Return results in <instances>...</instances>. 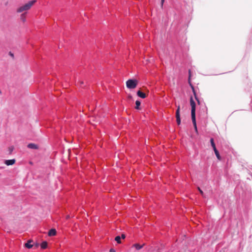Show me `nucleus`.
Listing matches in <instances>:
<instances>
[{"label":"nucleus","mask_w":252,"mask_h":252,"mask_svg":"<svg viewBox=\"0 0 252 252\" xmlns=\"http://www.w3.org/2000/svg\"><path fill=\"white\" fill-rule=\"evenodd\" d=\"M36 2V0H32L29 1L28 3H26L25 5L20 6L17 10V12L18 13L22 12L24 11L28 10L31 8L32 5Z\"/></svg>","instance_id":"obj_1"},{"label":"nucleus","mask_w":252,"mask_h":252,"mask_svg":"<svg viewBox=\"0 0 252 252\" xmlns=\"http://www.w3.org/2000/svg\"><path fill=\"white\" fill-rule=\"evenodd\" d=\"M137 85V81L136 79H128L126 82V87L130 89H134Z\"/></svg>","instance_id":"obj_2"},{"label":"nucleus","mask_w":252,"mask_h":252,"mask_svg":"<svg viewBox=\"0 0 252 252\" xmlns=\"http://www.w3.org/2000/svg\"><path fill=\"white\" fill-rule=\"evenodd\" d=\"M190 104L191 106V117H195L196 104L192 97L190 98Z\"/></svg>","instance_id":"obj_3"},{"label":"nucleus","mask_w":252,"mask_h":252,"mask_svg":"<svg viewBox=\"0 0 252 252\" xmlns=\"http://www.w3.org/2000/svg\"><path fill=\"white\" fill-rule=\"evenodd\" d=\"M189 80H188L189 83V85L192 89V92L193 93V94L195 97V99L196 100V101L198 102V103H199V100L197 96H196V94L195 93L194 88L190 82V70H189Z\"/></svg>","instance_id":"obj_4"},{"label":"nucleus","mask_w":252,"mask_h":252,"mask_svg":"<svg viewBox=\"0 0 252 252\" xmlns=\"http://www.w3.org/2000/svg\"><path fill=\"white\" fill-rule=\"evenodd\" d=\"M180 106L179 105L178 106H177V109L176 112V122H177V123L178 126H179L181 124V118H180Z\"/></svg>","instance_id":"obj_5"},{"label":"nucleus","mask_w":252,"mask_h":252,"mask_svg":"<svg viewBox=\"0 0 252 252\" xmlns=\"http://www.w3.org/2000/svg\"><path fill=\"white\" fill-rule=\"evenodd\" d=\"M191 120H192V124H193V127H194V130L195 131V132L196 134H198V129H197V125H196V117H191Z\"/></svg>","instance_id":"obj_6"},{"label":"nucleus","mask_w":252,"mask_h":252,"mask_svg":"<svg viewBox=\"0 0 252 252\" xmlns=\"http://www.w3.org/2000/svg\"><path fill=\"white\" fill-rule=\"evenodd\" d=\"M15 162V159H7L5 160L4 163L7 165V166L9 165H12L14 164Z\"/></svg>","instance_id":"obj_7"},{"label":"nucleus","mask_w":252,"mask_h":252,"mask_svg":"<svg viewBox=\"0 0 252 252\" xmlns=\"http://www.w3.org/2000/svg\"><path fill=\"white\" fill-rule=\"evenodd\" d=\"M137 95L138 96L142 98H145L146 97V94L140 90L137 92Z\"/></svg>","instance_id":"obj_8"},{"label":"nucleus","mask_w":252,"mask_h":252,"mask_svg":"<svg viewBox=\"0 0 252 252\" xmlns=\"http://www.w3.org/2000/svg\"><path fill=\"white\" fill-rule=\"evenodd\" d=\"M27 147L31 149H37L38 148V145L34 143H29L27 145Z\"/></svg>","instance_id":"obj_9"},{"label":"nucleus","mask_w":252,"mask_h":252,"mask_svg":"<svg viewBox=\"0 0 252 252\" xmlns=\"http://www.w3.org/2000/svg\"><path fill=\"white\" fill-rule=\"evenodd\" d=\"M57 233L56 230L55 228H51L48 231V234L49 236H53L56 235Z\"/></svg>","instance_id":"obj_10"},{"label":"nucleus","mask_w":252,"mask_h":252,"mask_svg":"<svg viewBox=\"0 0 252 252\" xmlns=\"http://www.w3.org/2000/svg\"><path fill=\"white\" fill-rule=\"evenodd\" d=\"M144 246V244L140 245L139 244L136 243V244H133V247H134L136 249V250H139L141 249Z\"/></svg>","instance_id":"obj_11"},{"label":"nucleus","mask_w":252,"mask_h":252,"mask_svg":"<svg viewBox=\"0 0 252 252\" xmlns=\"http://www.w3.org/2000/svg\"><path fill=\"white\" fill-rule=\"evenodd\" d=\"M214 152H215V154L216 156V157L217 158L219 159V160H221V157L220 155V153H219V152L218 151V150L217 149V148H215L213 149Z\"/></svg>","instance_id":"obj_12"},{"label":"nucleus","mask_w":252,"mask_h":252,"mask_svg":"<svg viewBox=\"0 0 252 252\" xmlns=\"http://www.w3.org/2000/svg\"><path fill=\"white\" fill-rule=\"evenodd\" d=\"M135 109L137 110H141L140 105H141V101L139 100H137L135 101Z\"/></svg>","instance_id":"obj_13"},{"label":"nucleus","mask_w":252,"mask_h":252,"mask_svg":"<svg viewBox=\"0 0 252 252\" xmlns=\"http://www.w3.org/2000/svg\"><path fill=\"white\" fill-rule=\"evenodd\" d=\"M47 246H48V244H47V242L46 241H44L41 244V248L42 249H45L47 248Z\"/></svg>","instance_id":"obj_14"},{"label":"nucleus","mask_w":252,"mask_h":252,"mask_svg":"<svg viewBox=\"0 0 252 252\" xmlns=\"http://www.w3.org/2000/svg\"><path fill=\"white\" fill-rule=\"evenodd\" d=\"M31 241H29L27 243L25 244V246L28 249H31L32 247V245L31 244Z\"/></svg>","instance_id":"obj_15"},{"label":"nucleus","mask_w":252,"mask_h":252,"mask_svg":"<svg viewBox=\"0 0 252 252\" xmlns=\"http://www.w3.org/2000/svg\"><path fill=\"white\" fill-rule=\"evenodd\" d=\"M210 143H211V145L213 149L216 148L215 143L214 142V139L213 138H211L210 139Z\"/></svg>","instance_id":"obj_16"},{"label":"nucleus","mask_w":252,"mask_h":252,"mask_svg":"<svg viewBox=\"0 0 252 252\" xmlns=\"http://www.w3.org/2000/svg\"><path fill=\"white\" fill-rule=\"evenodd\" d=\"M121 237L120 236H117L115 238V240L118 243V244H120L121 243Z\"/></svg>","instance_id":"obj_17"},{"label":"nucleus","mask_w":252,"mask_h":252,"mask_svg":"<svg viewBox=\"0 0 252 252\" xmlns=\"http://www.w3.org/2000/svg\"><path fill=\"white\" fill-rule=\"evenodd\" d=\"M197 189L198 190V191H199V192L200 193V194L203 196L204 195V192L203 191H202V190L200 189V188L199 187H198L197 188Z\"/></svg>","instance_id":"obj_18"},{"label":"nucleus","mask_w":252,"mask_h":252,"mask_svg":"<svg viewBox=\"0 0 252 252\" xmlns=\"http://www.w3.org/2000/svg\"><path fill=\"white\" fill-rule=\"evenodd\" d=\"M14 150V147L13 146H11L9 147V154H11Z\"/></svg>","instance_id":"obj_19"},{"label":"nucleus","mask_w":252,"mask_h":252,"mask_svg":"<svg viewBox=\"0 0 252 252\" xmlns=\"http://www.w3.org/2000/svg\"><path fill=\"white\" fill-rule=\"evenodd\" d=\"M121 238H122V239H125V238H126V235H125V234H122V236H121Z\"/></svg>","instance_id":"obj_20"},{"label":"nucleus","mask_w":252,"mask_h":252,"mask_svg":"<svg viewBox=\"0 0 252 252\" xmlns=\"http://www.w3.org/2000/svg\"><path fill=\"white\" fill-rule=\"evenodd\" d=\"M109 252H116V251L114 249L111 248L110 249Z\"/></svg>","instance_id":"obj_21"},{"label":"nucleus","mask_w":252,"mask_h":252,"mask_svg":"<svg viewBox=\"0 0 252 252\" xmlns=\"http://www.w3.org/2000/svg\"><path fill=\"white\" fill-rule=\"evenodd\" d=\"M9 55L12 57H14V54L13 53H12L11 52H9Z\"/></svg>","instance_id":"obj_22"},{"label":"nucleus","mask_w":252,"mask_h":252,"mask_svg":"<svg viewBox=\"0 0 252 252\" xmlns=\"http://www.w3.org/2000/svg\"><path fill=\"white\" fill-rule=\"evenodd\" d=\"M164 1V0H161V4H163V2Z\"/></svg>","instance_id":"obj_23"}]
</instances>
